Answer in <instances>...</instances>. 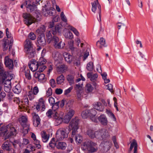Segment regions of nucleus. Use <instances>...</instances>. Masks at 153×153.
Masks as SVG:
<instances>
[{
    "label": "nucleus",
    "instance_id": "f257e3e1",
    "mask_svg": "<svg viewBox=\"0 0 153 153\" xmlns=\"http://www.w3.org/2000/svg\"><path fill=\"white\" fill-rule=\"evenodd\" d=\"M16 130L11 123L6 126H4L0 128V134L4 137V140L9 138L11 136L16 135Z\"/></svg>",
    "mask_w": 153,
    "mask_h": 153
},
{
    "label": "nucleus",
    "instance_id": "f03ea898",
    "mask_svg": "<svg viewBox=\"0 0 153 153\" xmlns=\"http://www.w3.org/2000/svg\"><path fill=\"white\" fill-rule=\"evenodd\" d=\"M82 146L83 150H87L89 153L95 152L98 149L97 144L90 140L84 142Z\"/></svg>",
    "mask_w": 153,
    "mask_h": 153
},
{
    "label": "nucleus",
    "instance_id": "7ed1b4c3",
    "mask_svg": "<svg viewBox=\"0 0 153 153\" xmlns=\"http://www.w3.org/2000/svg\"><path fill=\"white\" fill-rule=\"evenodd\" d=\"M62 26V25L60 24H57L55 26V27L54 28H53L52 30L48 31L46 34L48 42L49 43L51 42V39L53 37L51 33H52L53 36L57 33H61Z\"/></svg>",
    "mask_w": 153,
    "mask_h": 153
},
{
    "label": "nucleus",
    "instance_id": "20e7f679",
    "mask_svg": "<svg viewBox=\"0 0 153 153\" xmlns=\"http://www.w3.org/2000/svg\"><path fill=\"white\" fill-rule=\"evenodd\" d=\"M79 120L75 117L73 119L70 123L68 127L70 129V131L71 129L72 130L71 137H74V135L77 133V130L79 128Z\"/></svg>",
    "mask_w": 153,
    "mask_h": 153
},
{
    "label": "nucleus",
    "instance_id": "39448f33",
    "mask_svg": "<svg viewBox=\"0 0 153 153\" xmlns=\"http://www.w3.org/2000/svg\"><path fill=\"white\" fill-rule=\"evenodd\" d=\"M70 129L68 127L62 128L58 131L56 134V138L57 140H62L64 138H67L70 132Z\"/></svg>",
    "mask_w": 153,
    "mask_h": 153
},
{
    "label": "nucleus",
    "instance_id": "423d86ee",
    "mask_svg": "<svg viewBox=\"0 0 153 153\" xmlns=\"http://www.w3.org/2000/svg\"><path fill=\"white\" fill-rule=\"evenodd\" d=\"M8 73L4 71L2 66L0 65V83L1 84H6L8 86H11L10 80L7 79Z\"/></svg>",
    "mask_w": 153,
    "mask_h": 153
},
{
    "label": "nucleus",
    "instance_id": "0eeeda50",
    "mask_svg": "<svg viewBox=\"0 0 153 153\" xmlns=\"http://www.w3.org/2000/svg\"><path fill=\"white\" fill-rule=\"evenodd\" d=\"M95 137L100 140L108 138L109 136L108 131L105 129L95 131Z\"/></svg>",
    "mask_w": 153,
    "mask_h": 153
},
{
    "label": "nucleus",
    "instance_id": "6e6552de",
    "mask_svg": "<svg viewBox=\"0 0 153 153\" xmlns=\"http://www.w3.org/2000/svg\"><path fill=\"white\" fill-rule=\"evenodd\" d=\"M19 122L23 127L22 131L24 134L27 133L29 130L30 124L27 123V117L25 116H22L19 119Z\"/></svg>",
    "mask_w": 153,
    "mask_h": 153
},
{
    "label": "nucleus",
    "instance_id": "1a4fd4ad",
    "mask_svg": "<svg viewBox=\"0 0 153 153\" xmlns=\"http://www.w3.org/2000/svg\"><path fill=\"white\" fill-rule=\"evenodd\" d=\"M40 1H41V3H42V0H36L35 2H32L29 0H27L26 1V4L27 5L26 7L28 11L31 12L35 10L36 8V4H39V2Z\"/></svg>",
    "mask_w": 153,
    "mask_h": 153
},
{
    "label": "nucleus",
    "instance_id": "9d476101",
    "mask_svg": "<svg viewBox=\"0 0 153 153\" xmlns=\"http://www.w3.org/2000/svg\"><path fill=\"white\" fill-rule=\"evenodd\" d=\"M54 12H55V9L53 7H48L46 5H45V7L43 8V14L45 16L48 15L51 16H53Z\"/></svg>",
    "mask_w": 153,
    "mask_h": 153
},
{
    "label": "nucleus",
    "instance_id": "9b49d317",
    "mask_svg": "<svg viewBox=\"0 0 153 153\" xmlns=\"http://www.w3.org/2000/svg\"><path fill=\"white\" fill-rule=\"evenodd\" d=\"M23 16L25 23L27 25H30L34 22V19L30 14L23 13Z\"/></svg>",
    "mask_w": 153,
    "mask_h": 153
},
{
    "label": "nucleus",
    "instance_id": "f8f14e48",
    "mask_svg": "<svg viewBox=\"0 0 153 153\" xmlns=\"http://www.w3.org/2000/svg\"><path fill=\"white\" fill-rule=\"evenodd\" d=\"M54 118L56 120V121L59 124L61 123L62 121H63L64 123H68L69 122L71 119L69 117L66 115L62 120L61 117H59L57 116L56 113L54 116Z\"/></svg>",
    "mask_w": 153,
    "mask_h": 153
},
{
    "label": "nucleus",
    "instance_id": "ddd939ff",
    "mask_svg": "<svg viewBox=\"0 0 153 153\" xmlns=\"http://www.w3.org/2000/svg\"><path fill=\"white\" fill-rule=\"evenodd\" d=\"M46 62V59L43 58H40L39 61L37 62L36 65H37V69L39 68V71L41 72H42L46 68V66L44 65Z\"/></svg>",
    "mask_w": 153,
    "mask_h": 153
},
{
    "label": "nucleus",
    "instance_id": "4468645a",
    "mask_svg": "<svg viewBox=\"0 0 153 153\" xmlns=\"http://www.w3.org/2000/svg\"><path fill=\"white\" fill-rule=\"evenodd\" d=\"M38 46L44 47L46 44V41L44 34L39 35L37 38Z\"/></svg>",
    "mask_w": 153,
    "mask_h": 153
},
{
    "label": "nucleus",
    "instance_id": "2eb2a0df",
    "mask_svg": "<svg viewBox=\"0 0 153 153\" xmlns=\"http://www.w3.org/2000/svg\"><path fill=\"white\" fill-rule=\"evenodd\" d=\"M101 146L105 152H107L109 150L112 146V143L109 141H104L100 144Z\"/></svg>",
    "mask_w": 153,
    "mask_h": 153
},
{
    "label": "nucleus",
    "instance_id": "dca6fc26",
    "mask_svg": "<svg viewBox=\"0 0 153 153\" xmlns=\"http://www.w3.org/2000/svg\"><path fill=\"white\" fill-rule=\"evenodd\" d=\"M41 71H39L36 72L34 74V77L37 78L39 82L44 83L46 81V79L45 78V75L43 74H41Z\"/></svg>",
    "mask_w": 153,
    "mask_h": 153
},
{
    "label": "nucleus",
    "instance_id": "f3484780",
    "mask_svg": "<svg viewBox=\"0 0 153 153\" xmlns=\"http://www.w3.org/2000/svg\"><path fill=\"white\" fill-rule=\"evenodd\" d=\"M133 147L134 148L133 153H138V145L137 142L135 139H133L132 140V142L130 144V148L128 151V153H131Z\"/></svg>",
    "mask_w": 153,
    "mask_h": 153
},
{
    "label": "nucleus",
    "instance_id": "a211bd4d",
    "mask_svg": "<svg viewBox=\"0 0 153 153\" xmlns=\"http://www.w3.org/2000/svg\"><path fill=\"white\" fill-rule=\"evenodd\" d=\"M91 4L92 5L91 10L92 11L94 12L96 11L97 9V6L99 11V14L100 16V21H101L100 12L101 7L100 4L98 2V0H97L96 1H94V2L93 3H92Z\"/></svg>",
    "mask_w": 153,
    "mask_h": 153
},
{
    "label": "nucleus",
    "instance_id": "6ab92c4d",
    "mask_svg": "<svg viewBox=\"0 0 153 153\" xmlns=\"http://www.w3.org/2000/svg\"><path fill=\"white\" fill-rule=\"evenodd\" d=\"M4 63L6 67L9 69L12 70L13 69V61L11 59H10L8 56H6L5 57Z\"/></svg>",
    "mask_w": 153,
    "mask_h": 153
},
{
    "label": "nucleus",
    "instance_id": "aec40b11",
    "mask_svg": "<svg viewBox=\"0 0 153 153\" xmlns=\"http://www.w3.org/2000/svg\"><path fill=\"white\" fill-rule=\"evenodd\" d=\"M33 125L35 127H37L40 123V119L39 117L35 113H34L33 114Z\"/></svg>",
    "mask_w": 153,
    "mask_h": 153
},
{
    "label": "nucleus",
    "instance_id": "412c9836",
    "mask_svg": "<svg viewBox=\"0 0 153 153\" xmlns=\"http://www.w3.org/2000/svg\"><path fill=\"white\" fill-rule=\"evenodd\" d=\"M31 64L29 63L28 65L30 68V69L32 71H35L37 69V62L35 60H32L30 61Z\"/></svg>",
    "mask_w": 153,
    "mask_h": 153
},
{
    "label": "nucleus",
    "instance_id": "4be33fe9",
    "mask_svg": "<svg viewBox=\"0 0 153 153\" xmlns=\"http://www.w3.org/2000/svg\"><path fill=\"white\" fill-rule=\"evenodd\" d=\"M1 147L3 149L6 151H10L12 149L11 144L7 141L4 142Z\"/></svg>",
    "mask_w": 153,
    "mask_h": 153
},
{
    "label": "nucleus",
    "instance_id": "5701e85b",
    "mask_svg": "<svg viewBox=\"0 0 153 153\" xmlns=\"http://www.w3.org/2000/svg\"><path fill=\"white\" fill-rule=\"evenodd\" d=\"M25 50L33 49L32 41L29 39H27L25 42Z\"/></svg>",
    "mask_w": 153,
    "mask_h": 153
},
{
    "label": "nucleus",
    "instance_id": "b1692460",
    "mask_svg": "<svg viewBox=\"0 0 153 153\" xmlns=\"http://www.w3.org/2000/svg\"><path fill=\"white\" fill-rule=\"evenodd\" d=\"M93 105L94 109L100 111H103L104 108V106L102 105L100 102H95L93 104Z\"/></svg>",
    "mask_w": 153,
    "mask_h": 153
},
{
    "label": "nucleus",
    "instance_id": "393cba45",
    "mask_svg": "<svg viewBox=\"0 0 153 153\" xmlns=\"http://www.w3.org/2000/svg\"><path fill=\"white\" fill-rule=\"evenodd\" d=\"M65 60L68 63H70L72 61L73 57L67 52H65L63 54Z\"/></svg>",
    "mask_w": 153,
    "mask_h": 153
},
{
    "label": "nucleus",
    "instance_id": "a878e982",
    "mask_svg": "<svg viewBox=\"0 0 153 153\" xmlns=\"http://www.w3.org/2000/svg\"><path fill=\"white\" fill-rule=\"evenodd\" d=\"M105 39L102 37L100 38V40L97 42V46L100 48H102L103 47H106Z\"/></svg>",
    "mask_w": 153,
    "mask_h": 153
},
{
    "label": "nucleus",
    "instance_id": "bb28decb",
    "mask_svg": "<svg viewBox=\"0 0 153 153\" xmlns=\"http://www.w3.org/2000/svg\"><path fill=\"white\" fill-rule=\"evenodd\" d=\"M26 51V56L29 58H33L35 54V50L34 49H29Z\"/></svg>",
    "mask_w": 153,
    "mask_h": 153
},
{
    "label": "nucleus",
    "instance_id": "cd10ccee",
    "mask_svg": "<svg viewBox=\"0 0 153 153\" xmlns=\"http://www.w3.org/2000/svg\"><path fill=\"white\" fill-rule=\"evenodd\" d=\"M98 119L99 121L102 125L104 126L107 125L108 121L105 115H102L98 117Z\"/></svg>",
    "mask_w": 153,
    "mask_h": 153
},
{
    "label": "nucleus",
    "instance_id": "c85d7f7f",
    "mask_svg": "<svg viewBox=\"0 0 153 153\" xmlns=\"http://www.w3.org/2000/svg\"><path fill=\"white\" fill-rule=\"evenodd\" d=\"M66 146V143L64 142H56V147L59 149L64 150Z\"/></svg>",
    "mask_w": 153,
    "mask_h": 153
},
{
    "label": "nucleus",
    "instance_id": "c756f323",
    "mask_svg": "<svg viewBox=\"0 0 153 153\" xmlns=\"http://www.w3.org/2000/svg\"><path fill=\"white\" fill-rule=\"evenodd\" d=\"M13 42V38H12V39H10V43L9 44H8V45L7 44L6 42H5L4 43V45H3V46L4 47V48H3L4 51H5L7 49L8 46V45H9V50H10V49L12 48V46Z\"/></svg>",
    "mask_w": 153,
    "mask_h": 153
},
{
    "label": "nucleus",
    "instance_id": "7c9ffc66",
    "mask_svg": "<svg viewBox=\"0 0 153 153\" xmlns=\"http://www.w3.org/2000/svg\"><path fill=\"white\" fill-rule=\"evenodd\" d=\"M41 134L43 141L44 142H46L48 140L49 135L47 134L46 132L44 131L41 132Z\"/></svg>",
    "mask_w": 153,
    "mask_h": 153
},
{
    "label": "nucleus",
    "instance_id": "2f4dec72",
    "mask_svg": "<svg viewBox=\"0 0 153 153\" xmlns=\"http://www.w3.org/2000/svg\"><path fill=\"white\" fill-rule=\"evenodd\" d=\"M65 45V43L64 42H62V41H59V42L54 44L53 45L54 47L56 49H62Z\"/></svg>",
    "mask_w": 153,
    "mask_h": 153
},
{
    "label": "nucleus",
    "instance_id": "473e14b6",
    "mask_svg": "<svg viewBox=\"0 0 153 153\" xmlns=\"http://www.w3.org/2000/svg\"><path fill=\"white\" fill-rule=\"evenodd\" d=\"M76 134L74 135V137H72V138L74 137V139L76 142L78 143H81L82 141L83 138L79 134Z\"/></svg>",
    "mask_w": 153,
    "mask_h": 153
},
{
    "label": "nucleus",
    "instance_id": "72a5a7b5",
    "mask_svg": "<svg viewBox=\"0 0 153 153\" xmlns=\"http://www.w3.org/2000/svg\"><path fill=\"white\" fill-rule=\"evenodd\" d=\"M65 80V77L62 74L58 77L56 79V82L58 84H61Z\"/></svg>",
    "mask_w": 153,
    "mask_h": 153
},
{
    "label": "nucleus",
    "instance_id": "f704fd0d",
    "mask_svg": "<svg viewBox=\"0 0 153 153\" xmlns=\"http://www.w3.org/2000/svg\"><path fill=\"white\" fill-rule=\"evenodd\" d=\"M66 79L70 85L74 84V77L71 75H68L66 76Z\"/></svg>",
    "mask_w": 153,
    "mask_h": 153
},
{
    "label": "nucleus",
    "instance_id": "c9c22d12",
    "mask_svg": "<svg viewBox=\"0 0 153 153\" xmlns=\"http://www.w3.org/2000/svg\"><path fill=\"white\" fill-rule=\"evenodd\" d=\"M45 27L44 25H42L39 28L36 30V32L39 35H41L42 34H44V33L45 32Z\"/></svg>",
    "mask_w": 153,
    "mask_h": 153
},
{
    "label": "nucleus",
    "instance_id": "e433bc0d",
    "mask_svg": "<svg viewBox=\"0 0 153 153\" xmlns=\"http://www.w3.org/2000/svg\"><path fill=\"white\" fill-rule=\"evenodd\" d=\"M87 111H87V112H88V116L90 117L91 116H95L96 114V111L94 108L87 110Z\"/></svg>",
    "mask_w": 153,
    "mask_h": 153
},
{
    "label": "nucleus",
    "instance_id": "4c0bfd02",
    "mask_svg": "<svg viewBox=\"0 0 153 153\" xmlns=\"http://www.w3.org/2000/svg\"><path fill=\"white\" fill-rule=\"evenodd\" d=\"M21 88L19 84H17L13 88L14 92L16 94H19L21 91Z\"/></svg>",
    "mask_w": 153,
    "mask_h": 153
},
{
    "label": "nucleus",
    "instance_id": "58836bf2",
    "mask_svg": "<svg viewBox=\"0 0 153 153\" xmlns=\"http://www.w3.org/2000/svg\"><path fill=\"white\" fill-rule=\"evenodd\" d=\"M65 37L66 39H71L73 38L72 33L70 31H67L64 34Z\"/></svg>",
    "mask_w": 153,
    "mask_h": 153
},
{
    "label": "nucleus",
    "instance_id": "ea45409f",
    "mask_svg": "<svg viewBox=\"0 0 153 153\" xmlns=\"http://www.w3.org/2000/svg\"><path fill=\"white\" fill-rule=\"evenodd\" d=\"M94 68L93 63L91 62L87 64L86 67L87 70L89 71H92Z\"/></svg>",
    "mask_w": 153,
    "mask_h": 153
},
{
    "label": "nucleus",
    "instance_id": "a19ab883",
    "mask_svg": "<svg viewBox=\"0 0 153 153\" xmlns=\"http://www.w3.org/2000/svg\"><path fill=\"white\" fill-rule=\"evenodd\" d=\"M51 40V42H52L53 46L54 45V44L59 42V40L58 37L55 36V35L53 36V37Z\"/></svg>",
    "mask_w": 153,
    "mask_h": 153
},
{
    "label": "nucleus",
    "instance_id": "79ce46f5",
    "mask_svg": "<svg viewBox=\"0 0 153 153\" xmlns=\"http://www.w3.org/2000/svg\"><path fill=\"white\" fill-rule=\"evenodd\" d=\"M87 134L91 138H94L95 136V132L91 129H88L87 131Z\"/></svg>",
    "mask_w": 153,
    "mask_h": 153
},
{
    "label": "nucleus",
    "instance_id": "37998d69",
    "mask_svg": "<svg viewBox=\"0 0 153 153\" xmlns=\"http://www.w3.org/2000/svg\"><path fill=\"white\" fill-rule=\"evenodd\" d=\"M69 48L71 50L72 52H73L74 50V49H75V48L74 47V41L72 40H71L68 43Z\"/></svg>",
    "mask_w": 153,
    "mask_h": 153
},
{
    "label": "nucleus",
    "instance_id": "c03bdc74",
    "mask_svg": "<svg viewBox=\"0 0 153 153\" xmlns=\"http://www.w3.org/2000/svg\"><path fill=\"white\" fill-rule=\"evenodd\" d=\"M28 100L27 98L25 99L24 101L22 102V103H23V104L22 105V107L23 108H26L28 106Z\"/></svg>",
    "mask_w": 153,
    "mask_h": 153
},
{
    "label": "nucleus",
    "instance_id": "a18cd8bd",
    "mask_svg": "<svg viewBox=\"0 0 153 153\" xmlns=\"http://www.w3.org/2000/svg\"><path fill=\"white\" fill-rule=\"evenodd\" d=\"M86 89L87 90V92H91L93 90V88L90 84H88L86 85Z\"/></svg>",
    "mask_w": 153,
    "mask_h": 153
},
{
    "label": "nucleus",
    "instance_id": "49530a36",
    "mask_svg": "<svg viewBox=\"0 0 153 153\" xmlns=\"http://www.w3.org/2000/svg\"><path fill=\"white\" fill-rule=\"evenodd\" d=\"M54 139V138H53L49 144L50 146L52 148H54L55 146H56V142H55Z\"/></svg>",
    "mask_w": 153,
    "mask_h": 153
},
{
    "label": "nucleus",
    "instance_id": "de8ad7c7",
    "mask_svg": "<svg viewBox=\"0 0 153 153\" xmlns=\"http://www.w3.org/2000/svg\"><path fill=\"white\" fill-rule=\"evenodd\" d=\"M75 113V111L74 110L72 109H70L69 112L66 114L67 116L71 118L73 116Z\"/></svg>",
    "mask_w": 153,
    "mask_h": 153
},
{
    "label": "nucleus",
    "instance_id": "09e8293b",
    "mask_svg": "<svg viewBox=\"0 0 153 153\" xmlns=\"http://www.w3.org/2000/svg\"><path fill=\"white\" fill-rule=\"evenodd\" d=\"M59 102H60L59 101H58L56 103H55L52 105V108L54 111H55L58 108Z\"/></svg>",
    "mask_w": 153,
    "mask_h": 153
},
{
    "label": "nucleus",
    "instance_id": "8fccbe9b",
    "mask_svg": "<svg viewBox=\"0 0 153 153\" xmlns=\"http://www.w3.org/2000/svg\"><path fill=\"white\" fill-rule=\"evenodd\" d=\"M87 111H88L86 110L82 112L81 114V116L83 118H86L87 117L89 116L88 112H87Z\"/></svg>",
    "mask_w": 153,
    "mask_h": 153
},
{
    "label": "nucleus",
    "instance_id": "3c124183",
    "mask_svg": "<svg viewBox=\"0 0 153 153\" xmlns=\"http://www.w3.org/2000/svg\"><path fill=\"white\" fill-rule=\"evenodd\" d=\"M28 37L32 40H34L36 38L35 35L32 32H31L29 34Z\"/></svg>",
    "mask_w": 153,
    "mask_h": 153
},
{
    "label": "nucleus",
    "instance_id": "603ef678",
    "mask_svg": "<svg viewBox=\"0 0 153 153\" xmlns=\"http://www.w3.org/2000/svg\"><path fill=\"white\" fill-rule=\"evenodd\" d=\"M112 139L113 142L115 147L117 149L119 148V146L117 143V142L115 136H113L112 137Z\"/></svg>",
    "mask_w": 153,
    "mask_h": 153
},
{
    "label": "nucleus",
    "instance_id": "864d4df0",
    "mask_svg": "<svg viewBox=\"0 0 153 153\" xmlns=\"http://www.w3.org/2000/svg\"><path fill=\"white\" fill-rule=\"evenodd\" d=\"M69 29L72 30L77 36H78L79 35V32L74 27L72 26H69Z\"/></svg>",
    "mask_w": 153,
    "mask_h": 153
},
{
    "label": "nucleus",
    "instance_id": "5fc2aeb1",
    "mask_svg": "<svg viewBox=\"0 0 153 153\" xmlns=\"http://www.w3.org/2000/svg\"><path fill=\"white\" fill-rule=\"evenodd\" d=\"M30 71L28 70L27 71L25 72V75L26 77L29 80L31 79V76L30 74Z\"/></svg>",
    "mask_w": 153,
    "mask_h": 153
},
{
    "label": "nucleus",
    "instance_id": "6e6d98bb",
    "mask_svg": "<svg viewBox=\"0 0 153 153\" xmlns=\"http://www.w3.org/2000/svg\"><path fill=\"white\" fill-rule=\"evenodd\" d=\"M50 83L51 86L53 88L55 87L56 86V84L55 80L53 79H51L50 80Z\"/></svg>",
    "mask_w": 153,
    "mask_h": 153
},
{
    "label": "nucleus",
    "instance_id": "4d7b16f0",
    "mask_svg": "<svg viewBox=\"0 0 153 153\" xmlns=\"http://www.w3.org/2000/svg\"><path fill=\"white\" fill-rule=\"evenodd\" d=\"M107 113L113 119V120L114 121H116V118L115 117V116L114 114L111 112L110 111H107Z\"/></svg>",
    "mask_w": 153,
    "mask_h": 153
},
{
    "label": "nucleus",
    "instance_id": "13d9d810",
    "mask_svg": "<svg viewBox=\"0 0 153 153\" xmlns=\"http://www.w3.org/2000/svg\"><path fill=\"white\" fill-rule=\"evenodd\" d=\"M81 56H79L78 59H76L74 61V64L75 65L78 66L80 65V61L79 59H81Z\"/></svg>",
    "mask_w": 153,
    "mask_h": 153
},
{
    "label": "nucleus",
    "instance_id": "bf43d9fd",
    "mask_svg": "<svg viewBox=\"0 0 153 153\" xmlns=\"http://www.w3.org/2000/svg\"><path fill=\"white\" fill-rule=\"evenodd\" d=\"M5 96L6 94L4 92L2 91L0 93V102L3 101Z\"/></svg>",
    "mask_w": 153,
    "mask_h": 153
},
{
    "label": "nucleus",
    "instance_id": "052dcab7",
    "mask_svg": "<svg viewBox=\"0 0 153 153\" xmlns=\"http://www.w3.org/2000/svg\"><path fill=\"white\" fill-rule=\"evenodd\" d=\"M60 16L61 19L62 21H63L65 22H67V19L64 14V13L63 12H62L61 13V15H60Z\"/></svg>",
    "mask_w": 153,
    "mask_h": 153
},
{
    "label": "nucleus",
    "instance_id": "680f3d73",
    "mask_svg": "<svg viewBox=\"0 0 153 153\" xmlns=\"http://www.w3.org/2000/svg\"><path fill=\"white\" fill-rule=\"evenodd\" d=\"M73 89V87H71L68 89L65 90L64 91V94L65 95H67L68 94H69Z\"/></svg>",
    "mask_w": 153,
    "mask_h": 153
},
{
    "label": "nucleus",
    "instance_id": "e2e57ef3",
    "mask_svg": "<svg viewBox=\"0 0 153 153\" xmlns=\"http://www.w3.org/2000/svg\"><path fill=\"white\" fill-rule=\"evenodd\" d=\"M52 89L51 88H49L47 91L46 95L48 97H49L52 95Z\"/></svg>",
    "mask_w": 153,
    "mask_h": 153
},
{
    "label": "nucleus",
    "instance_id": "0e129e2a",
    "mask_svg": "<svg viewBox=\"0 0 153 153\" xmlns=\"http://www.w3.org/2000/svg\"><path fill=\"white\" fill-rule=\"evenodd\" d=\"M48 101L51 104V105H53V104L55 103L54 99L52 97H50L49 98Z\"/></svg>",
    "mask_w": 153,
    "mask_h": 153
},
{
    "label": "nucleus",
    "instance_id": "69168bd1",
    "mask_svg": "<svg viewBox=\"0 0 153 153\" xmlns=\"http://www.w3.org/2000/svg\"><path fill=\"white\" fill-rule=\"evenodd\" d=\"M53 113L51 109H49L46 113V114L48 117L50 118L51 117V115Z\"/></svg>",
    "mask_w": 153,
    "mask_h": 153
},
{
    "label": "nucleus",
    "instance_id": "338daca9",
    "mask_svg": "<svg viewBox=\"0 0 153 153\" xmlns=\"http://www.w3.org/2000/svg\"><path fill=\"white\" fill-rule=\"evenodd\" d=\"M107 89L112 93H113L114 91L113 90V85L111 84H109L108 85Z\"/></svg>",
    "mask_w": 153,
    "mask_h": 153
},
{
    "label": "nucleus",
    "instance_id": "774afa93",
    "mask_svg": "<svg viewBox=\"0 0 153 153\" xmlns=\"http://www.w3.org/2000/svg\"><path fill=\"white\" fill-rule=\"evenodd\" d=\"M63 91V90L61 88H56L55 90V93L57 94H61Z\"/></svg>",
    "mask_w": 153,
    "mask_h": 153
}]
</instances>
